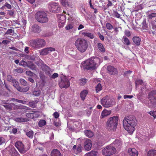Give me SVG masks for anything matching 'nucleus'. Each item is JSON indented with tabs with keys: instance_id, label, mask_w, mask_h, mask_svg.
<instances>
[{
	"instance_id": "obj_5",
	"label": "nucleus",
	"mask_w": 156,
	"mask_h": 156,
	"mask_svg": "<svg viewBox=\"0 0 156 156\" xmlns=\"http://www.w3.org/2000/svg\"><path fill=\"white\" fill-rule=\"evenodd\" d=\"M118 117L117 116L110 117L107 122V128L110 131L115 130L117 127Z\"/></svg>"
},
{
	"instance_id": "obj_8",
	"label": "nucleus",
	"mask_w": 156,
	"mask_h": 156,
	"mask_svg": "<svg viewBox=\"0 0 156 156\" xmlns=\"http://www.w3.org/2000/svg\"><path fill=\"white\" fill-rule=\"evenodd\" d=\"M116 152V148L111 144L107 146L102 150V154L106 156H110Z\"/></svg>"
},
{
	"instance_id": "obj_20",
	"label": "nucleus",
	"mask_w": 156,
	"mask_h": 156,
	"mask_svg": "<svg viewBox=\"0 0 156 156\" xmlns=\"http://www.w3.org/2000/svg\"><path fill=\"white\" fill-rule=\"evenodd\" d=\"M141 40V39L138 37L135 36L133 38V43L137 46H139L140 45Z\"/></svg>"
},
{
	"instance_id": "obj_63",
	"label": "nucleus",
	"mask_w": 156,
	"mask_h": 156,
	"mask_svg": "<svg viewBox=\"0 0 156 156\" xmlns=\"http://www.w3.org/2000/svg\"><path fill=\"white\" fill-rule=\"evenodd\" d=\"M53 115L54 116V117L56 119L58 118L59 116L58 113L57 112H54V114H53Z\"/></svg>"
},
{
	"instance_id": "obj_52",
	"label": "nucleus",
	"mask_w": 156,
	"mask_h": 156,
	"mask_svg": "<svg viewBox=\"0 0 156 156\" xmlns=\"http://www.w3.org/2000/svg\"><path fill=\"white\" fill-rule=\"evenodd\" d=\"M154 150L149 151L147 154V156H154Z\"/></svg>"
},
{
	"instance_id": "obj_56",
	"label": "nucleus",
	"mask_w": 156,
	"mask_h": 156,
	"mask_svg": "<svg viewBox=\"0 0 156 156\" xmlns=\"http://www.w3.org/2000/svg\"><path fill=\"white\" fill-rule=\"evenodd\" d=\"M48 53H49L52 51H55V48L52 47L47 48Z\"/></svg>"
},
{
	"instance_id": "obj_46",
	"label": "nucleus",
	"mask_w": 156,
	"mask_h": 156,
	"mask_svg": "<svg viewBox=\"0 0 156 156\" xmlns=\"http://www.w3.org/2000/svg\"><path fill=\"white\" fill-rule=\"evenodd\" d=\"M106 27L109 30H111L113 28V26L110 23H108L106 24Z\"/></svg>"
},
{
	"instance_id": "obj_7",
	"label": "nucleus",
	"mask_w": 156,
	"mask_h": 156,
	"mask_svg": "<svg viewBox=\"0 0 156 156\" xmlns=\"http://www.w3.org/2000/svg\"><path fill=\"white\" fill-rule=\"evenodd\" d=\"M101 105L105 108L112 107L115 104L114 98L106 96L103 98L101 100Z\"/></svg>"
},
{
	"instance_id": "obj_31",
	"label": "nucleus",
	"mask_w": 156,
	"mask_h": 156,
	"mask_svg": "<svg viewBox=\"0 0 156 156\" xmlns=\"http://www.w3.org/2000/svg\"><path fill=\"white\" fill-rule=\"evenodd\" d=\"M6 128H7V130H12L11 132L12 133L14 134L16 133L17 132V129L16 128H13V127H11L10 126H8L6 127Z\"/></svg>"
},
{
	"instance_id": "obj_1",
	"label": "nucleus",
	"mask_w": 156,
	"mask_h": 156,
	"mask_svg": "<svg viewBox=\"0 0 156 156\" xmlns=\"http://www.w3.org/2000/svg\"><path fill=\"white\" fill-rule=\"evenodd\" d=\"M123 125L125 129L130 134L133 133L136 125V120L135 117L130 115L124 118L123 121Z\"/></svg>"
},
{
	"instance_id": "obj_29",
	"label": "nucleus",
	"mask_w": 156,
	"mask_h": 156,
	"mask_svg": "<svg viewBox=\"0 0 156 156\" xmlns=\"http://www.w3.org/2000/svg\"><path fill=\"white\" fill-rule=\"evenodd\" d=\"M123 43L127 45H129L130 44V42L128 39L125 37H123L122 38Z\"/></svg>"
},
{
	"instance_id": "obj_16",
	"label": "nucleus",
	"mask_w": 156,
	"mask_h": 156,
	"mask_svg": "<svg viewBox=\"0 0 156 156\" xmlns=\"http://www.w3.org/2000/svg\"><path fill=\"white\" fill-rule=\"evenodd\" d=\"M111 145L113 146L115 148L116 147L119 148L122 145V142L119 140H116L112 143L111 144Z\"/></svg>"
},
{
	"instance_id": "obj_36",
	"label": "nucleus",
	"mask_w": 156,
	"mask_h": 156,
	"mask_svg": "<svg viewBox=\"0 0 156 156\" xmlns=\"http://www.w3.org/2000/svg\"><path fill=\"white\" fill-rule=\"evenodd\" d=\"M46 124V121L43 119L40 120L38 122V126L39 127H41Z\"/></svg>"
},
{
	"instance_id": "obj_57",
	"label": "nucleus",
	"mask_w": 156,
	"mask_h": 156,
	"mask_svg": "<svg viewBox=\"0 0 156 156\" xmlns=\"http://www.w3.org/2000/svg\"><path fill=\"white\" fill-rule=\"evenodd\" d=\"M26 116L27 117L33 119V113H27L26 114Z\"/></svg>"
},
{
	"instance_id": "obj_41",
	"label": "nucleus",
	"mask_w": 156,
	"mask_h": 156,
	"mask_svg": "<svg viewBox=\"0 0 156 156\" xmlns=\"http://www.w3.org/2000/svg\"><path fill=\"white\" fill-rule=\"evenodd\" d=\"M102 89V87L101 84L100 83H99L96 87V90L97 93L100 91Z\"/></svg>"
},
{
	"instance_id": "obj_15",
	"label": "nucleus",
	"mask_w": 156,
	"mask_h": 156,
	"mask_svg": "<svg viewBox=\"0 0 156 156\" xmlns=\"http://www.w3.org/2000/svg\"><path fill=\"white\" fill-rule=\"evenodd\" d=\"M31 31L34 33H39L41 30V27L36 24L33 25L31 27Z\"/></svg>"
},
{
	"instance_id": "obj_32",
	"label": "nucleus",
	"mask_w": 156,
	"mask_h": 156,
	"mask_svg": "<svg viewBox=\"0 0 156 156\" xmlns=\"http://www.w3.org/2000/svg\"><path fill=\"white\" fill-rule=\"evenodd\" d=\"M12 83L13 86L17 90L20 87L18 82L16 80L14 79Z\"/></svg>"
},
{
	"instance_id": "obj_42",
	"label": "nucleus",
	"mask_w": 156,
	"mask_h": 156,
	"mask_svg": "<svg viewBox=\"0 0 156 156\" xmlns=\"http://www.w3.org/2000/svg\"><path fill=\"white\" fill-rule=\"evenodd\" d=\"M28 65V62H27L25 61L22 60L19 63V65L20 66H24V67H25L26 66H27Z\"/></svg>"
},
{
	"instance_id": "obj_19",
	"label": "nucleus",
	"mask_w": 156,
	"mask_h": 156,
	"mask_svg": "<svg viewBox=\"0 0 156 156\" xmlns=\"http://www.w3.org/2000/svg\"><path fill=\"white\" fill-rule=\"evenodd\" d=\"M111 113V110H107L105 109L102 112L101 117L102 118H104L110 115Z\"/></svg>"
},
{
	"instance_id": "obj_13",
	"label": "nucleus",
	"mask_w": 156,
	"mask_h": 156,
	"mask_svg": "<svg viewBox=\"0 0 156 156\" xmlns=\"http://www.w3.org/2000/svg\"><path fill=\"white\" fill-rule=\"evenodd\" d=\"M92 147L91 141L89 139H87L84 142V148L87 151L91 150Z\"/></svg>"
},
{
	"instance_id": "obj_3",
	"label": "nucleus",
	"mask_w": 156,
	"mask_h": 156,
	"mask_svg": "<svg viewBox=\"0 0 156 156\" xmlns=\"http://www.w3.org/2000/svg\"><path fill=\"white\" fill-rule=\"evenodd\" d=\"M75 45L79 51L81 53L86 51L88 48L87 41L82 38H78L75 41Z\"/></svg>"
},
{
	"instance_id": "obj_25",
	"label": "nucleus",
	"mask_w": 156,
	"mask_h": 156,
	"mask_svg": "<svg viewBox=\"0 0 156 156\" xmlns=\"http://www.w3.org/2000/svg\"><path fill=\"white\" fill-rule=\"evenodd\" d=\"M88 92L87 90H85L81 91L80 94V96L81 99L83 101L87 95V94Z\"/></svg>"
},
{
	"instance_id": "obj_60",
	"label": "nucleus",
	"mask_w": 156,
	"mask_h": 156,
	"mask_svg": "<svg viewBox=\"0 0 156 156\" xmlns=\"http://www.w3.org/2000/svg\"><path fill=\"white\" fill-rule=\"evenodd\" d=\"M4 6L6 7L8 9H11L12 8V6L11 5L8 4L7 2L5 3Z\"/></svg>"
},
{
	"instance_id": "obj_6",
	"label": "nucleus",
	"mask_w": 156,
	"mask_h": 156,
	"mask_svg": "<svg viewBox=\"0 0 156 156\" xmlns=\"http://www.w3.org/2000/svg\"><path fill=\"white\" fill-rule=\"evenodd\" d=\"M47 16V13L43 11H38L35 15L37 21L42 23H46L48 21V19Z\"/></svg>"
},
{
	"instance_id": "obj_55",
	"label": "nucleus",
	"mask_w": 156,
	"mask_h": 156,
	"mask_svg": "<svg viewBox=\"0 0 156 156\" xmlns=\"http://www.w3.org/2000/svg\"><path fill=\"white\" fill-rule=\"evenodd\" d=\"M33 113V119L37 118L39 117L40 115L38 112H34Z\"/></svg>"
},
{
	"instance_id": "obj_45",
	"label": "nucleus",
	"mask_w": 156,
	"mask_h": 156,
	"mask_svg": "<svg viewBox=\"0 0 156 156\" xmlns=\"http://www.w3.org/2000/svg\"><path fill=\"white\" fill-rule=\"evenodd\" d=\"M2 120L3 122H4L5 123V124H8L9 123V118L7 117H4L2 119Z\"/></svg>"
},
{
	"instance_id": "obj_33",
	"label": "nucleus",
	"mask_w": 156,
	"mask_h": 156,
	"mask_svg": "<svg viewBox=\"0 0 156 156\" xmlns=\"http://www.w3.org/2000/svg\"><path fill=\"white\" fill-rule=\"evenodd\" d=\"M97 154V151H92L86 154L85 156H95Z\"/></svg>"
},
{
	"instance_id": "obj_30",
	"label": "nucleus",
	"mask_w": 156,
	"mask_h": 156,
	"mask_svg": "<svg viewBox=\"0 0 156 156\" xmlns=\"http://www.w3.org/2000/svg\"><path fill=\"white\" fill-rule=\"evenodd\" d=\"M14 105V104L13 103H11L9 104H7L3 105V106L7 110H11L12 109V107Z\"/></svg>"
},
{
	"instance_id": "obj_38",
	"label": "nucleus",
	"mask_w": 156,
	"mask_h": 156,
	"mask_svg": "<svg viewBox=\"0 0 156 156\" xmlns=\"http://www.w3.org/2000/svg\"><path fill=\"white\" fill-rule=\"evenodd\" d=\"M87 80L85 78H82L79 80V83L80 85H83L86 84Z\"/></svg>"
},
{
	"instance_id": "obj_17",
	"label": "nucleus",
	"mask_w": 156,
	"mask_h": 156,
	"mask_svg": "<svg viewBox=\"0 0 156 156\" xmlns=\"http://www.w3.org/2000/svg\"><path fill=\"white\" fill-rule=\"evenodd\" d=\"M9 148V153L11 156H20L18 152L13 147L11 146Z\"/></svg>"
},
{
	"instance_id": "obj_35",
	"label": "nucleus",
	"mask_w": 156,
	"mask_h": 156,
	"mask_svg": "<svg viewBox=\"0 0 156 156\" xmlns=\"http://www.w3.org/2000/svg\"><path fill=\"white\" fill-rule=\"evenodd\" d=\"M41 55H44L48 54L47 48L42 50L40 52Z\"/></svg>"
},
{
	"instance_id": "obj_34",
	"label": "nucleus",
	"mask_w": 156,
	"mask_h": 156,
	"mask_svg": "<svg viewBox=\"0 0 156 156\" xmlns=\"http://www.w3.org/2000/svg\"><path fill=\"white\" fill-rule=\"evenodd\" d=\"M37 103V101H34L29 103V106L32 108H34L36 106V105Z\"/></svg>"
},
{
	"instance_id": "obj_14",
	"label": "nucleus",
	"mask_w": 156,
	"mask_h": 156,
	"mask_svg": "<svg viewBox=\"0 0 156 156\" xmlns=\"http://www.w3.org/2000/svg\"><path fill=\"white\" fill-rule=\"evenodd\" d=\"M107 73L111 75H114L117 73L116 69L111 66H108L107 67Z\"/></svg>"
},
{
	"instance_id": "obj_24",
	"label": "nucleus",
	"mask_w": 156,
	"mask_h": 156,
	"mask_svg": "<svg viewBox=\"0 0 156 156\" xmlns=\"http://www.w3.org/2000/svg\"><path fill=\"white\" fill-rule=\"evenodd\" d=\"M15 120L16 121L18 122H26L28 121L27 119L22 117L16 118H15Z\"/></svg>"
},
{
	"instance_id": "obj_59",
	"label": "nucleus",
	"mask_w": 156,
	"mask_h": 156,
	"mask_svg": "<svg viewBox=\"0 0 156 156\" xmlns=\"http://www.w3.org/2000/svg\"><path fill=\"white\" fill-rule=\"evenodd\" d=\"M65 0H61L60 2L62 5L66 7L68 5V4L65 2Z\"/></svg>"
},
{
	"instance_id": "obj_53",
	"label": "nucleus",
	"mask_w": 156,
	"mask_h": 156,
	"mask_svg": "<svg viewBox=\"0 0 156 156\" xmlns=\"http://www.w3.org/2000/svg\"><path fill=\"white\" fill-rule=\"evenodd\" d=\"M148 113L151 115L153 116L154 118H156V111H151L148 112Z\"/></svg>"
},
{
	"instance_id": "obj_48",
	"label": "nucleus",
	"mask_w": 156,
	"mask_h": 156,
	"mask_svg": "<svg viewBox=\"0 0 156 156\" xmlns=\"http://www.w3.org/2000/svg\"><path fill=\"white\" fill-rule=\"evenodd\" d=\"M73 27V25L72 23L69 24L66 27V29L67 30H69L72 29Z\"/></svg>"
},
{
	"instance_id": "obj_21",
	"label": "nucleus",
	"mask_w": 156,
	"mask_h": 156,
	"mask_svg": "<svg viewBox=\"0 0 156 156\" xmlns=\"http://www.w3.org/2000/svg\"><path fill=\"white\" fill-rule=\"evenodd\" d=\"M51 156H61V154L60 151L57 149H54L51 153Z\"/></svg>"
},
{
	"instance_id": "obj_28",
	"label": "nucleus",
	"mask_w": 156,
	"mask_h": 156,
	"mask_svg": "<svg viewBox=\"0 0 156 156\" xmlns=\"http://www.w3.org/2000/svg\"><path fill=\"white\" fill-rule=\"evenodd\" d=\"M29 89V87H27L25 88H23L19 87L18 88L17 90L21 92H25L27 91Z\"/></svg>"
},
{
	"instance_id": "obj_11",
	"label": "nucleus",
	"mask_w": 156,
	"mask_h": 156,
	"mask_svg": "<svg viewBox=\"0 0 156 156\" xmlns=\"http://www.w3.org/2000/svg\"><path fill=\"white\" fill-rule=\"evenodd\" d=\"M59 86L62 88H67L69 87L70 83L69 80L66 77H64L61 79L59 82Z\"/></svg>"
},
{
	"instance_id": "obj_44",
	"label": "nucleus",
	"mask_w": 156,
	"mask_h": 156,
	"mask_svg": "<svg viewBox=\"0 0 156 156\" xmlns=\"http://www.w3.org/2000/svg\"><path fill=\"white\" fill-rule=\"evenodd\" d=\"M33 132L32 131H30L26 133L27 135L30 138H32L33 136Z\"/></svg>"
},
{
	"instance_id": "obj_12",
	"label": "nucleus",
	"mask_w": 156,
	"mask_h": 156,
	"mask_svg": "<svg viewBox=\"0 0 156 156\" xmlns=\"http://www.w3.org/2000/svg\"><path fill=\"white\" fill-rule=\"evenodd\" d=\"M148 98L152 104H156V90L150 92L148 95Z\"/></svg>"
},
{
	"instance_id": "obj_23",
	"label": "nucleus",
	"mask_w": 156,
	"mask_h": 156,
	"mask_svg": "<svg viewBox=\"0 0 156 156\" xmlns=\"http://www.w3.org/2000/svg\"><path fill=\"white\" fill-rule=\"evenodd\" d=\"M82 34L84 36L88 37L91 39H92L94 37V34L91 33L83 32Z\"/></svg>"
},
{
	"instance_id": "obj_39",
	"label": "nucleus",
	"mask_w": 156,
	"mask_h": 156,
	"mask_svg": "<svg viewBox=\"0 0 156 156\" xmlns=\"http://www.w3.org/2000/svg\"><path fill=\"white\" fill-rule=\"evenodd\" d=\"M65 18L63 16H62L59 18V22L61 23L62 26H63L65 23Z\"/></svg>"
},
{
	"instance_id": "obj_49",
	"label": "nucleus",
	"mask_w": 156,
	"mask_h": 156,
	"mask_svg": "<svg viewBox=\"0 0 156 156\" xmlns=\"http://www.w3.org/2000/svg\"><path fill=\"white\" fill-rule=\"evenodd\" d=\"M148 17L149 19H151L153 17H156V13H152L151 14H148Z\"/></svg>"
},
{
	"instance_id": "obj_37",
	"label": "nucleus",
	"mask_w": 156,
	"mask_h": 156,
	"mask_svg": "<svg viewBox=\"0 0 156 156\" xmlns=\"http://www.w3.org/2000/svg\"><path fill=\"white\" fill-rule=\"evenodd\" d=\"M81 151V147L80 145H79L77 147L75 151H74L73 152L76 154H78Z\"/></svg>"
},
{
	"instance_id": "obj_40",
	"label": "nucleus",
	"mask_w": 156,
	"mask_h": 156,
	"mask_svg": "<svg viewBox=\"0 0 156 156\" xmlns=\"http://www.w3.org/2000/svg\"><path fill=\"white\" fill-rule=\"evenodd\" d=\"M0 94L1 95L7 96L9 95L8 92L5 91L4 89H2L0 90Z\"/></svg>"
},
{
	"instance_id": "obj_10",
	"label": "nucleus",
	"mask_w": 156,
	"mask_h": 156,
	"mask_svg": "<svg viewBox=\"0 0 156 156\" xmlns=\"http://www.w3.org/2000/svg\"><path fill=\"white\" fill-rule=\"evenodd\" d=\"M50 11L53 12H58L60 9L58 4L54 2H51L48 5Z\"/></svg>"
},
{
	"instance_id": "obj_4",
	"label": "nucleus",
	"mask_w": 156,
	"mask_h": 156,
	"mask_svg": "<svg viewBox=\"0 0 156 156\" xmlns=\"http://www.w3.org/2000/svg\"><path fill=\"white\" fill-rule=\"evenodd\" d=\"M29 44L32 48L38 49L44 47L45 45L46 42L44 39L38 38L30 40Z\"/></svg>"
},
{
	"instance_id": "obj_43",
	"label": "nucleus",
	"mask_w": 156,
	"mask_h": 156,
	"mask_svg": "<svg viewBox=\"0 0 156 156\" xmlns=\"http://www.w3.org/2000/svg\"><path fill=\"white\" fill-rule=\"evenodd\" d=\"M41 93L40 90H34L33 92V95L36 96H38L40 95Z\"/></svg>"
},
{
	"instance_id": "obj_2",
	"label": "nucleus",
	"mask_w": 156,
	"mask_h": 156,
	"mask_svg": "<svg viewBox=\"0 0 156 156\" xmlns=\"http://www.w3.org/2000/svg\"><path fill=\"white\" fill-rule=\"evenodd\" d=\"M102 62V61L99 58H91L83 62L81 65L84 69H94Z\"/></svg>"
},
{
	"instance_id": "obj_54",
	"label": "nucleus",
	"mask_w": 156,
	"mask_h": 156,
	"mask_svg": "<svg viewBox=\"0 0 156 156\" xmlns=\"http://www.w3.org/2000/svg\"><path fill=\"white\" fill-rule=\"evenodd\" d=\"M26 74L28 76H32L34 74L30 71H27L26 72Z\"/></svg>"
},
{
	"instance_id": "obj_47",
	"label": "nucleus",
	"mask_w": 156,
	"mask_h": 156,
	"mask_svg": "<svg viewBox=\"0 0 156 156\" xmlns=\"http://www.w3.org/2000/svg\"><path fill=\"white\" fill-rule=\"evenodd\" d=\"M20 81L21 84L22 85L24 86H26L27 85V82L24 79H21L20 80Z\"/></svg>"
},
{
	"instance_id": "obj_62",
	"label": "nucleus",
	"mask_w": 156,
	"mask_h": 156,
	"mask_svg": "<svg viewBox=\"0 0 156 156\" xmlns=\"http://www.w3.org/2000/svg\"><path fill=\"white\" fill-rule=\"evenodd\" d=\"M8 14L10 16H12L14 14V11L12 10H9L8 12Z\"/></svg>"
},
{
	"instance_id": "obj_51",
	"label": "nucleus",
	"mask_w": 156,
	"mask_h": 156,
	"mask_svg": "<svg viewBox=\"0 0 156 156\" xmlns=\"http://www.w3.org/2000/svg\"><path fill=\"white\" fill-rule=\"evenodd\" d=\"M135 83L136 84V86H137V85L139 84L141 85L143 84V82L142 80H138L136 81Z\"/></svg>"
},
{
	"instance_id": "obj_50",
	"label": "nucleus",
	"mask_w": 156,
	"mask_h": 156,
	"mask_svg": "<svg viewBox=\"0 0 156 156\" xmlns=\"http://www.w3.org/2000/svg\"><path fill=\"white\" fill-rule=\"evenodd\" d=\"M14 79L11 75H9L7 76V80L8 81L12 82Z\"/></svg>"
},
{
	"instance_id": "obj_22",
	"label": "nucleus",
	"mask_w": 156,
	"mask_h": 156,
	"mask_svg": "<svg viewBox=\"0 0 156 156\" xmlns=\"http://www.w3.org/2000/svg\"><path fill=\"white\" fill-rule=\"evenodd\" d=\"M28 67L33 70H35L36 69V66L32 62L29 61L28 62Z\"/></svg>"
},
{
	"instance_id": "obj_64",
	"label": "nucleus",
	"mask_w": 156,
	"mask_h": 156,
	"mask_svg": "<svg viewBox=\"0 0 156 156\" xmlns=\"http://www.w3.org/2000/svg\"><path fill=\"white\" fill-rule=\"evenodd\" d=\"M125 34L128 37H129L131 35L130 31L128 30H126L125 31Z\"/></svg>"
},
{
	"instance_id": "obj_27",
	"label": "nucleus",
	"mask_w": 156,
	"mask_h": 156,
	"mask_svg": "<svg viewBox=\"0 0 156 156\" xmlns=\"http://www.w3.org/2000/svg\"><path fill=\"white\" fill-rule=\"evenodd\" d=\"M98 47L99 50L102 52H105V49L103 44L101 43H98Z\"/></svg>"
},
{
	"instance_id": "obj_58",
	"label": "nucleus",
	"mask_w": 156,
	"mask_h": 156,
	"mask_svg": "<svg viewBox=\"0 0 156 156\" xmlns=\"http://www.w3.org/2000/svg\"><path fill=\"white\" fill-rule=\"evenodd\" d=\"M53 124L56 127H58L60 125V122L59 121L56 122L55 120L53 122Z\"/></svg>"
},
{
	"instance_id": "obj_18",
	"label": "nucleus",
	"mask_w": 156,
	"mask_h": 156,
	"mask_svg": "<svg viewBox=\"0 0 156 156\" xmlns=\"http://www.w3.org/2000/svg\"><path fill=\"white\" fill-rule=\"evenodd\" d=\"M128 153L132 156H137L138 154V151L134 148L129 149Z\"/></svg>"
},
{
	"instance_id": "obj_61",
	"label": "nucleus",
	"mask_w": 156,
	"mask_h": 156,
	"mask_svg": "<svg viewBox=\"0 0 156 156\" xmlns=\"http://www.w3.org/2000/svg\"><path fill=\"white\" fill-rule=\"evenodd\" d=\"M58 73H54L51 76V78L52 79H55L56 78L58 77Z\"/></svg>"
},
{
	"instance_id": "obj_26",
	"label": "nucleus",
	"mask_w": 156,
	"mask_h": 156,
	"mask_svg": "<svg viewBox=\"0 0 156 156\" xmlns=\"http://www.w3.org/2000/svg\"><path fill=\"white\" fill-rule=\"evenodd\" d=\"M84 133L86 136L89 137H91L93 136V133L90 130H86L84 131Z\"/></svg>"
},
{
	"instance_id": "obj_9",
	"label": "nucleus",
	"mask_w": 156,
	"mask_h": 156,
	"mask_svg": "<svg viewBox=\"0 0 156 156\" xmlns=\"http://www.w3.org/2000/svg\"><path fill=\"white\" fill-rule=\"evenodd\" d=\"M15 146L20 153L22 154L25 153L29 148L28 146H24L22 142L20 141L17 142L15 144Z\"/></svg>"
}]
</instances>
